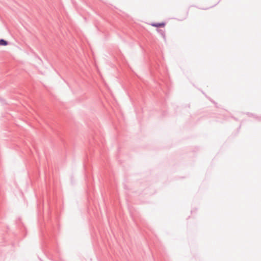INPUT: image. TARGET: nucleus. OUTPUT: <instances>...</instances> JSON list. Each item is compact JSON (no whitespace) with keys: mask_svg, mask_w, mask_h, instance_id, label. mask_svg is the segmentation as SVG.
<instances>
[{"mask_svg":"<svg viewBox=\"0 0 261 261\" xmlns=\"http://www.w3.org/2000/svg\"><path fill=\"white\" fill-rule=\"evenodd\" d=\"M152 26L155 27H164L165 25V22H161V23H153L151 24Z\"/></svg>","mask_w":261,"mask_h":261,"instance_id":"1","label":"nucleus"},{"mask_svg":"<svg viewBox=\"0 0 261 261\" xmlns=\"http://www.w3.org/2000/svg\"><path fill=\"white\" fill-rule=\"evenodd\" d=\"M8 42L6 40L1 39H0V45L6 46L8 45Z\"/></svg>","mask_w":261,"mask_h":261,"instance_id":"2","label":"nucleus"},{"mask_svg":"<svg viewBox=\"0 0 261 261\" xmlns=\"http://www.w3.org/2000/svg\"><path fill=\"white\" fill-rule=\"evenodd\" d=\"M159 31L160 32V33H161V34L162 35V36L164 38H165V32H164V31L162 30H160V31Z\"/></svg>","mask_w":261,"mask_h":261,"instance_id":"3","label":"nucleus"}]
</instances>
